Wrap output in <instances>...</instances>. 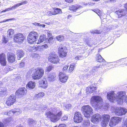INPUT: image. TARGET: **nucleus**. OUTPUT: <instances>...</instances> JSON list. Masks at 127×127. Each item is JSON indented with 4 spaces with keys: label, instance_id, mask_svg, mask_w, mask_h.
Here are the masks:
<instances>
[{
    "label": "nucleus",
    "instance_id": "obj_55",
    "mask_svg": "<svg viewBox=\"0 0 127 127\" xmlns=\"http://www.w3.org/2000/svg\"><path fill=\"white\" fill-rule=\"evenodd\" d=\"M81 56H77L75 57V59L76 60H80L81 59Z\"/></svg>",
    "mask_w": 127,
    "mask_h": 127
},
{
    "label": "nucleus",
    "instance_id": "obj_35",
    "mask_svg": "<svg viewBox=\"0 0 127 127\" xmlns=\"http://www.w3.org/2000/svg\"><path fill=\"white\" fill-rule=\"evenodd\" d=\"M54 66L52 65H50L46 67L45 71L46 72H49L51 71L53 68Z\"/></svg>",
    "mask_w": 127,
    "mask_h": 127
},
{
    "label": "nucleus",
    "instance_id": "obj_6",
    "mask_svg": "<svg viewBox=\"0 0 127 127\" xmlns=\"http://www.w3.org/2000/svg\"><path fill=\"white\" fill-rule=\"evenodd\" d=\"M102 102V98L98 95L93 96L90 101L91 104L93 107L97 106Z\"/></svg>",
    "mask_w": 127,
    "mask_h": 127
},
{
    "label": "nucleus",
    "instance_id": "obj_57",
    "mask_svg": "<svg viewBox=\"0 0 127 127\" xmlns=\"http://www.w3.org/2000/svg\"><path fill=\"white\" fill-rule=\"evenodd\" d=\"M0 127H4V125L3 123L0 121Z\"/></svg>",
    "mask_w": 127,
    "mask_h": 127
},
{
    "label": "nucleus",
    "instance_id": "obj_34",
    "mask_svg": "<svg viewBox=\"0 0 127 127\" xmlns=\"http://www.w3.org/2000/svg\"><path fill=\"white\" fill-rule=\"evenodd\" d=\"M57 40L60 41H61L64 40V36L62 35H59L56 37Z\"/></svg>",
    "mask_w": 127,
    "mask_h": 127
},
{
    "label": "nucleus",
    "instance_id": "obj_40",
    "mask_svg": "<svg viewBox=\"0 0 127 127\" xmlns=\"http://www.w3.org/2000/svg\"><path fill=\"white\" fill-rule=\"evenodd\" d=\"M20 6V5L19 3H17L15 4L13 6H12L11 7V9L12 10L13 9H15L16 7H19Z\"/></svg>",
    "mask_w": 127,
    "mask_h": 127
},
{
    "label": "nucleus",
    "instance_id": "obj_3",
    "mask_svg": "<svg viewBox=\"0 0 127 127\" xmlns=\"http://www.w3.org/2000/svg\"><path fill=\"white\" fill-rule=\"evenodd\" d=\"M39 37L38 33L36 32L32 31L30 32L27 38V40L28 43L31 44L35 43Z\"/></svg>",
    "mask_w": 127,
    "mask_h": 127
},
{
    "label": "nucleus",
    "instance_id": "obj_47",
    "mask_svg": "<svg viewBox=\"0 0 127 127\" xmlns=\"http://www.w3.org/2000/svg\"><path fill=\"white\" fill-rule=\"evenodd\" d=\"M41 47L42 49H46L48 48V46L47 44H44L42 45Z\"/></svg>",
    "mask_w": 127,
    "mask_h": 127
},
{
    "label": "nucleus",
    "instance_id": "obj_15",
    "mask_svg": "<svg viewBox=\"0 0 127 127\" xmlns=\"http://www.w3.org/2000/svg\"><path fill=\"white\" fill-rule=\"evenodd\" d=\"M16 101V96L15 95H11L7 99L6 103L7 106H11L14 104Z\"/></svg>",
    "mask_w": 127,
    "mask_h": 127
},
{
    "label": "nucleus",
    "instance_id": "obj_28",
    "mask_svg": "<svg viewBox=\"0 0 127 127\" xmlns=\"http://www.w3.org/2000/svg\"><path fill=\"white\" fill-rule=\"evenodd\" d=\"M46 39L45 35L44 34L41 35L40 36L38 41L36 43L37 44H39L41 42H42L46 40Z\"/></svg>",
    "mask_w": 127,
    "mask_h": 127
},
{
    "label": "nucleus",
    "instance_id": "obj_23",
    "mask_svg": "<svg viewBox=\"0 0 127 127\" xmlns=\"http://www.w3.org/2000/svg\"><path fill=\"white\" fill-rule=\"evenodd\" d=\"M115 13L118 15V17L120 18L126 15V11L124 9H119L116 11Z\"/></svg>",
    "mask_w": 127,
    "mask_h": 127
},
{
    "label": "nucleus",
    "instance_id": "obj_51",
    "mask_svg": "<svg viewBox=\"0 0 127 127\" xmlns=\"http://www.w3.org/2000/svg\"><path fill=\"white\" fill-rule=\"evenodd\" d=\"M65 1L68 3H72L73 1V0H65Z\"/></svg>",
    "mask_w": 127,
    "mask_h": 127
},
{
    "label": "nucleus",
    "instance_id": "obj_21",
    "mask_svg": "<svg viewBox=\"0 0 127 127\" xmlns=\"http://www.w3.org/2000/svg\"><path fill=\"white\" fill-rule=\"evenodd\" d=\"M101 120V116L99 114L97 113L93 115L92 117L91 121L94 123L98 122L99 120Z\"/></svg>",
    "mask_w": 127,
    "mask_h": 127
},
{
    "label": "nucleus",
    "instance_id": "obj_44",
    "mask_svg": "<svg viewBox=\"0 0 127 127\" xmlns=\"http://www.w3.org/2000/svg\"><path fill=\"white\" fill-rule=\"evenodd\" d=\"M12 10L11 8V7L10 8H7L6 9H5L3 10L2 11H1V13H3L7 11H9L10 10Z\"/></svg>",
    "mask_w": 127,
    "mask_h": 127
},
{
    "label": "nucleus",
    "instance_id": "obj_11",
    "mask_svg": "<svg viewBox=\"0 0 127 127\" xmlns=\"http://www.w3.org/2000/svg\"><path fill=\"white\" fill-rule=\"evenodd\" d=\"M122 118L117 117H112L111 119L109 125L111 127H113L121 121Z\"/></svg>",
    "mask_w": 127,
    "mask_h": 127
},
{
    "label": "nucleus",
    "instance_id": "obj_62",
    "mask_svg": "<svg viewBox=\"0 0 127 127\" xmlns=\"http://www.w3.org/2000/svg\"><path fill=\"white\" fill-rule=\"evenodd\" d=\"M71 17V16L70 15H69L68 16V18H69Z\"/></svg>",
    "mask_w": 127,
    "mask_h": 127
},
{
    "label": "nucleus",
    "instance_id": "obj_50",
    "mask_svg": "<svg viewBox=\"0 0 127 127\" xmlns=\"http://www.w3.org/2000/svg\"><path fill=\"white\" fill-rule=\"evenodd\" d=\"M122 127H127V119L125 121L124 123L122 125Z\"/></svg>",
    "mask_w": 127,
    "mask_h": 127
},
{
    "label": "nucleus",
    "instance_id": "obj_39",
    "mask_svg": "<svg viewBox=\"0 0 127 127\" xmlns=\"http://www.w3.org/2000/svg\"><path fill=\"white\" fill-rule=\"evenodd\" d=\"M90 122L89 121L87 120L84 122V124L85 127H88L90 126Z\"/></svg>",
    "mask_w": 127,
    "mask_h": 127
},
{
    "label": "nucleus",
    "instance_id": "obj_1",
    "mask_svg": "<svg viewBox=\"0 0 127 127\" xmlns=\"http://www.w3.org/2000/svg\"><path fill=\"white\" fill-rule=\"evenodd\" d=\"M118 95L115 97L114 96V93L113 92L108 93L107 94V98L111 101L114 102V100L116 99L118 103H120V102L123 101V99L125 98V101L127 103V98L124 93L122 92H119L118 93Z\"/></svg>",
    "mask_w": 127,
    "mask_h": 127
},
{
    "label": "nucleus",
    "instance_id": "obj_49",
    "mask_svg": "<svg viewBox=\"0 0 127 127\" xmlns=\"http://www.w3.org/2000/svg\"><path fill=\"white\" fill-rule=\"evenodd\" d=\"M27 1H23L22 2H21L20 3H19L20 5H20H22L26 4L27 3Z\"/></svg>",
    "mask_w": 127,
    "mask_h": 127
},
{
    "label": "nucleus",
    "instance_id": "obj_48",
    "mask_svg": "<svg viewBox=\"0 0 127 127\" xmlns=\"http://www.w3.org/2000/svg\"><path fill=\"white\" fill-rule=\"evenodd\" d=\"M32 24L35 26H41L42 25H41L39 23L35 22L33 23Z\"/></svg>",
    "mask_w": 127,
    "mask_h": 127
},
{
    "label": "nucleus",
    "instance_id": "obj_32",
    "mask_svg": "<svg viewBox=\"0 0 127 127\" xmlns=\"http://www.w3.org/2000/svg\"><path fill=\"white\" fill-rule=\"evenodd\" d=\"M109 122L102 120L100 123V125L102 127H106L108 125Z\"/></svg>",
    "mask_w": 127,
    "mask_h": 127
},
{
    "label": "nucleus",
    "instance_id": "obj_20",
    "mask_svg": "<svg viewBox=\"0 0 127 127\" xmlns=\"http://www.w3.org/2000/svg\"><path fill=\"white\" fill-rule=\"evenodd\" d=\"M52 9L53 10L52 12L49 11L48 12V14L49 16L61 13L62 12L61 9L60 8L56 7H54Z\"/></svg>",
    "mask_w": 127,
    "mask_h": 127
},
{
    "label": "nucleus",
    "instance_id": "obj_60",
    "mask_svg": "<svg viewBox=\"0 0 127 127\" xmlns=\"http://www.w3.org/2000/svg\"><path fill=\"white\" fill-rule=\"evenodd\" d=\"M124 7L126 8L127 9V3L125 4Z\"/></svg>",
    "mask_w": 127,
    "mask_h": 127
},
{
    "label": "nucleus",
    "instance_id": "obj_38",
    "mask_svg": "<svg viewBox=\"0 0 127 127\" xmlns=\"http://www.w3.org/2000/svg\"><path fill=\"white\" fill-rule=\"evenodd\" d=\"M29 123L30 124H34L35 125L36 123V122L35 120L32 119L29 120Z\"/></svg>",
    "mask_w": 127,
    "mask_h": 127
},
{
    "label": "nucleus",
    "instance_id": "obj_59",
    "mask_svg": "<svg viewBox=\"0 0 127 127\" xmlns=\"http://www.w3.org/2000/svg\"><path fill=\"white\" fill-rule=\"evenodd\" d=\"M13 19H7L6 20H5V21H3V22H6V21H8L9 20H13Z\"/></svg>",
    "mask_w": 127,
    "mask_h": 127
},
{
    "label": "nucleus",
    "instance_id": "obj_56",
    "mask_svg": "<svg viewBox=\"0 0 127 127\" xmlns=\"http://www.w3.org/2000/svg\"><path fill=\"white\" fill-rule=\"evenodd\" d=\"M95 3L90 1L88 2V4L91 6H92L95 4Z\"/></svg>",
    "mask_w": 127,
    "mask_h": 127
},
{
    "label": "nucleus",
    "instance_id": "obj_29",
    "mask_svg": "<svg viewBox=\"0 0 127 127\" xmlns=\"http://www.w3.org/2000/svg\"><path fill=\"white\" fill-rule=\"evenodd\" d=\"M96 60L97 61L99 62L102 63L104 62L105 60L101 57V55L99 54H96Z\"/></svg>",
    "mask_w": 127,
    "mask_h": 127
},
{
    "label": "nucleus",
    "instance_id": "obj_30",
    "mask_svg": "<svg viewBox=\"0 0 127 127\" xmlns=\"http://www.w3.org/2000/svg\"><path fill=\"white\" fill-rule=\"evenodd\" d=\"M17 59L18 60H20V59L23 57L24 55V53L23 52L22 50H19L17 51Z\"/></svg>",
    "mask_w": 127,
    "mask_h": 127
},
{
    "label": "nucleus",
    "instance_id": "obj_5",
    "mask_svg": "<svg viewBox=\"0 0 127 127\" xmlns=\"http://www.w3.org/2000/svg\"><path fill=\"white\" fill-rule=\"evenodd\" d=\"M84 116L87 117H89L93 113V110L92 107L89 105L83 106L81 108Z\"/></svg>",
    "mask_w": 127,
    "mask_h": 127
},
{
    "label": "nucleus",
    "instance_id": "obj_19",
    "mask_svg": "<svg viewBox=\"0 0 127 127\" xmlns=\"http://www.w3.org/2000/svg\"><path fill=\"white\" fill-rule=\"evenodd\" d=\"M0 63L1 65L3 66L6 65V55L4 53H2L0 54Z\"/></svg>",
    "mask_w": 127,
    "mask_h": 127
},
{
    "label": "nucleus",
    "instance_id": "obj_43",
    "mask_svg": "<svg viewBox=\"0 0 127 127\" xmlns=\"http://www.w3.org/2000/svg\"><path fill=\"white\" fill-rule=\"evenodd\" d=\"M92 33L93 34H100L101 33L99 31L95 30L93 31L92 32Z\"/></svg>",
    "mask_w": 127,
    "mask_h": 127
},
{
    "label": "nucleus",
    "instance_id": "obj_54",
    "mask_svg": "<svg viewBox=\"0 0 127 127\" xmlns=\"http://www.w3.org/2000/svg\"><path fill=\"white\" fill-rule=\"evenodd\" d=\"M93 11L97 14L99 11V10L98 9H94Z\"/></svg>",
    "mask_w": 127,
    "mask_h": 127
},
{
    "label": "nucleus",
    "instance_id": "obj_13",
    "mask_svg": "<svg viewBox=\"0 0 127 127\" xmlns=\"http://www.w3.org/2000/svg\"><path fill=\"white\" fill-rule=\"evenodd\" d=\"M27 91L25 88L22 87L19 88L16 91V95L18 96L21 97L26 94Z\"/></svg>",
    "mask_w": 127,
    "mask_h": 127
},
{
    "label": "nucleus",
    "instance_id": "obj_36",
    "mask_svg": "<svg viewBox=\"0 0 127 127\" xmlns=\"http://www.w3.org/2000/svg\"><path fill=\"white\" fill-rule=\"evenodd\" d=\"M8 32L10 36L11 37L14 34V32L13 30L12 29H10L8 31Z\"/></svg>",
    "mask_w": 127,
    "mask_h": 127
},
{
    "label": "nucleus",
    "instance_id": "obj_63",
    "mask_svg": "<svg viewBox=\"0 0 127 127\" xmlns=\"http://www.w3.org/2000/svg\"><path fill=\"white\" fill-rule=\"evenodd\" d=\"M93 0L95 1H97L98 0Z\"/></svg>",
    "mask_w": 127,
    "mask_h": 127
},
{
    "label": "nucleus",
    "instance_id": "obj_26",
    "mask_svg": "<svg viewBox=\"0 0 127 127\" xmlns=\"http://www.w3.org/2000/svg\"><path fill=\"white\" fill-rule=\"evenodd\" d=\"M35 83L33 81H30L26 85V87L31 89H33L35 87Z\"/></svg>",
    "mask_w": 127,
    "mask_h": 127
},
{
    "label": "nucleus",
    "instance_id": "obj_14",
    "mask_svg": "<svg viewBox=\"0 0 127 127\" xmlns=\"http://www.w3.org/2000/svg\"><path fill=\"white\" fill-rule=\"evenodd\" d=\"M115 113L118 115H122L126 114L127 112V109L123 107H117L114 109Z\"/></svg>",
    "mask_w": 127,
    "mask_h": 127
},
{
    "label": "nucleus",
    "instance_id": "obj_58",
    "mask_svg": "<svg viewBox=\"0 0 127 127\" xmlns=\"http://www.w3.org/2000/svg\"><path fill=\"white\" fill-rule=\"evenodd\" d=\"M16 110H11V112H13V113H15L16 112H18V111H17L16 110H17V109H15Z\"/></svg>",
    "mask_w": 127,
    "mask_h": 127
},
{
    "label": "nucleus",
    "instance_id": "obj_8",
    "mask_svg": "<svg viewBox=\"0 0 127 127\" xmlns=\"http://www.w3.org/2000/svg\"><path fill=\"white\" fill-rule=\"evenodd\" d=\"M68 53V49L66 47L59 46L58 49V53L59 57L64 58L66 57Z\"/></svg>",
    "mask_w": 127,
    "mask_h": 127
},
{
    "label": "nucleus",
    "instance_id": "obj_17",
    "mask_svg": "<svg viewBox=\"0 0 127 127\" xmlns=\"http://www.w3.org/2000/svg\"><path fill=\"white\" fill-rule=\"evenodd\" d=\"M3 84L0 83V96L3 97L6 96L7 95V90L6 88L4 87H2Z\"/></svg>",
    "mask_w": 127,
    "mask_h": 127
},
{
    "label": "nucleus",
    "instance_id": "obj_52",
    "mask_svg": "<svg viewBox=\"0 0 127 127\" xmlns=\"http://www.w3.org/2000/svg\"><path fill=\"white\" fill-rule=\"evenodd\" d=\"M65 125L64 124H60L58 127H65Z\"/></svg>",
    "mask_w": 127,
    "mask_h": 127
},
{
    "label": "nucleus",
    "instance_id": "obj_9",
    "mask_svg": "<svg viewBox=\"0 0 127 127\" xmlns=\"http://www.w3.org/2000/svg\"><path fill=\"white\" fill-rule=\"evenodd\" d=\"M25 38V36L23 34L18 33L14 35L13 40L15 42L20 43H23Z\"/></svg>",
    "mask_w": 127,
    "mask_h": 127
},
{
    "label": "nucleus",
    "instance_id": "obj_31",
    "mask_svg": "<svg viewBox=\"0 0 127 127\" xmlns=\"http://www.w3.org/2000/svg\"><path fill=\"white\" fill-rule=\"evenodd\" d=\"M75 66V64L74 63H72L70 64L69 68V71L71 72L74 69V67Z\"/></svg>",
    "mask_w": 127,
    "mask_h": 127
},
{
    "label": "nucleus",
    "instance_id": "obj_41",
    "mask_svg": "<svg viewBox=\"0 0 127 127\" xmlns=\"http://www.w3.org/2000/svg\"><path fill=\"white\" fill-rule=\"evenodd\" d=\"M67 116L66 115H64L62 118L61 120L62 121H65L67 120Z\"/></svg>",
    "mask_w": 127,
    "mask_h": 127
},
{
    "label": "nucleus",
    "instance_id": "obj_42",
    "mask_svg": "<svg viewBox=\"0 0 127 127\" xmlns=\"http://www.w3.org/2000/svg\"><path fill=\"white\" fill-rule=\"evenodd\" d=\"M97 14L100 17V18L101 19L103 18V13L101 11L99 10V11L97 13Z\"/></svg>",
    "mask_w": 127,
    "mask_h": 127
},
{
    "label": "nucleus",
    "instance_id": "obj_2",
    "mask_svg": "<svg viewBox=\"0 0 127 127\" xmlns=\"http://www.w3.org/2000/svg\"><path fill=\"white\" fill-rule=\"evenodd\" d=\"M63 112L61 111L58 112H56V113H53L50 111L45 113L46 117L49 119L51 121L54 123L57 122L59 120Z\"/></svg>",
    "mask_w": 127,
    "mask_h": 127
},
{
    "label": "nucleus",
    "instance_id": "obj_16",
    "mask_svg": "<svg viewBox=\"0 0 127 127\" xmlns=\"http://www.w3.org/2000/svg\"><path fill=\"white\" fill-rule=\"evenodd\" d=\"M59 76L60 81L63 83L66 82L68 78V76L67 75L62 72L59 73Z\"/></svg>",
    "mask_w": 127,
    "mask_h": 127
},
{
    "label": "nucleus",
    "instance_id": "obj_7",
    "mask_svg": "<svg viewBox=\"0 0 127 127\" xmlns=\"http://www.w3.org/2000/svg\"><path fill=\"white\" fill-rule=\"evenodd\" d=\"M48 61L52 63L57 64L59 62L60 59L56 53L53 52L50 53L48 57Z\"/></svg>",
    "mask_w": 127,
    "mask_h": 127
},
{
    "label": "nucleus",
    "instance_id": "obj_22",
    "mask_svg": "<svg viewBox=\"0 0 127 127\" xmlns=\"http://www.w3.org/2000/svg\"><path fill=\"white\" fill-rule=\"evenodd\" d=\"M39 84L40 87L44 89L46 88L48 86V83L45 79L40 80L39 82Z\"/></svg>",
    "mask_w": 127,
    "mask_h": 127
},
{
    "label": "nucleus",
    "instance_id": "obj_24",
    "mask_svg": "<svg viewBox=\"0 0 127 127\" xmlns=\"http://www.w3.org/2000/svg\"><path fill=\"white\" fill-rule=\"evenodd\" d=\"M81 7V6L79 5L76 4L72 5L70 6L69 8V9L73 12H75L77 10L79 9Z\"/></svg>",
    "mask_w": 127,
    "mask_h": 127
},
{
    "label": "nucleus",
    "instance_id": "obj_10",
    "mask_svg": "<svg viewBox=\"0 0 127 127\" xmlns=\"http://www.w3.org/2000/svg\"><path fill=\"white\" fill-rule=\"evenodd\" d=\"M73 120L75 123H81L83 121L82 115L81 113L79 111H76L74 113Z\"/></svg>",
    "mask_w": 127,
    "mask_h": 127
},
{
    "label": "nucleus",
    "instance_id": "obj_18",
    "mask_svg": "<svg viewBox=\"0 0 127 127\" xmlns=\"http://www.w3.org/2000/svg\"><path fill=\"white\" fill-rule=\"evenodd\" d=\"M97 89V87L93 85L89 86L86 89V93L87 94H91L95 92Z\"/></svg>",
    "mask_w": 127,
    "mask_h": 127
},
{
    "label": "nucleus",
    "instance_id": "obj_61",
    "mask_svg": "<svg viewBox=\"0 0 127 127\" xmlns=\"http://www.w3.org/2000/svg\"><path fill=\"white\" fill-rule=\"evenodd\" d=\"M41 25V26H42L43 28H44L45 26V25L44 24Z\"/></svg>",
    "mask_w": 127,
    "mask_h": 127
},
{
    "label": "nucleus",
    "instance_id": "obj_4",
    "mask_svg": "<svg viewBox=\"0 0 127 127\" xmlns=\"http://www.w3.org/2000/svg\"><path fill=\"white\" fill-rule=\"evenodd\" d=\"M44 73V71L43 69L38 67L35 69L34 72L32 75V77L33 79L39 80L43 76Z\"/></svg>",
    "mask_w": 127,
    "mask_h": 127
},
{
    "label": "nucleus",
    "instance_id": "obj_25",
    "mask_svg": "<svg viewBox=\"0 0 127 127\" xmlns=\"http://www.w3.org/2000/svg\"><path fill=\"white\" fill-rule=\"evenodd\" d=\"M47 38L48 42L50 44H52L54 41V38L51 33L50 32L47 33Z\"/></svg>",
    "mask_w": 127,
    "mask_h": 127
},
{
    "label": "nucleus",
    "instance_id": "obj_33",
    "mask_svg": "<svg viewBox=\"0 0 127 127\" xmlns=\"http://www.w3.org/2000/svg\"><path fill=\"white\" fill-rule=\"evenodd\" d=\"M56 76L54 74H52L48 77L49 80L51 81H54L55 79Z\"/></svg>",
    "mask_w": 127,
    "mask_h": 127
},
{
    "label": "nucleus",
    "instance_id": "obj_27",
    "mask_svg": "<svg viewBox=\"0 0 127 127\" xmlns=\"http://www.w3.org/2000/svg\"><path fill=\"white\" fill-rule=\"evenodd\" d=\"M110 119V116L108 114H104L101 116V120L109 122Z\"/></svg>",
    "mask_w": 127,
    "mask_h": 127
},
{
    "label": "nucleus",
    "instance_id": "obj_12",
    "mask_svg": "<svg viewBox=\"0 0 127 127\" xmlns=\"http://www.w3.org/2000/svg\"><path fill=\"white\" fill-rule=\"evenodd\" d=\"M7 60L9 63L12 64L15 61V54L11 51L8 52L7 54Z\"/></svg>",
    "mask_w": 127,
    "mask_h": 127
},
{
    "label": "nucleus",
    "instance_id": "obj_53",
    "mask_svg": "<svg viewBox=\"0 0 127 127\" xmlns=\"http://www.w3.org/2000/svg\"><path fill=\"white\" fill-rule=\"evenodd\" d=\"M93 11L97 14L99 11V10L98 9H94Z\"/></svg>",
    "mask_w": 127,
    "mask_h": 127
},
{
    "label": "nucleus",
    "instance_id": "obj_46",
    "mask_svg": "<svg viewBox=\"0 0 127 127\" xmlns=\"http://www.w3.org/2000/svg\"><path fill=\"white\" fill-rule=\"evenodd\" d=\"M100 65H99L98 66H95L93 68V70H95V71H96L99 70V68H100Z\"/></svg>",
    "mask_w": 127,
    "mask_h": 127
},
{
    "label": "nucleus",
    "instance_id": "obj_45",
    "mask_svg": "<svg viewBox=\"0 0 127 127\" xmlns=\"http://www.w3.org/2000/svg\"><path fill=\"white\" fill-rule=\"evenodd\" d=\"M68 67V65H65L63 68V71H66L67 70Z\"/></svg>",
    "mask_w": 127,
    "mask_h": 127
},
{
    "label": "nucleus",
    "instance_id": "obj_64",
    "mask_svg": "<svg viewBox=\"0 0 127 127\" xmlns=\"http://www.w3.org/2000/svg\"><path fill=\"white\" fill-rule=\"evenodd\" d=\"M17 127H24L23 126H19Z\"/></svg>",
    "mask_w": 127,
    "mask_h": 127
},
{
    "label": "nucleus",
    "instance_id": "obj_37",
    "mask_svg": "<svg viewBox=\"0 0 127 127\" xmlns=\"http://www.w3.org/2000/svg\"><path fill=\"white\" fill-rule=\"evenodd\" d=\"M44 94L43 92H40L36 95V97L37 98H41L43 96Z\"/></svg>",
    "mask_w": 127,
    "mask_h": 127
}]
</instances>
